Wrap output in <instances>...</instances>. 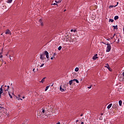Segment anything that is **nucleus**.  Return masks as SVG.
Instances as JSON below:
<instances>
[{"label": "nucleus", "mask_w": 124, "mask_h": 124, "mask_svg": "<svg viewBox=\"0 0 124 124\" xmlns=\"http://www.w3.org/2000/svg\"><path fill=\"white\" fill-rule=\"evenodd\" d=\"M107 45L106 52H110V51H111V45H110V44H107Z\"/></svg>", "instance_id": "obj_1"}, {"label": "nucleus", "mask_w": 124, "mask_h": 124, "mask_svg": "<svg viewBox=\"0 0 124 124\" xmlns=\"http://www.w3.org/2000/svg\"><path fill=\"white\" fill-rule=\"evenodd\" d=\"M6 110V109H5L4 108L0 107V115H1V114H3L4 113V111H5Z\"/></svg>", "instance_id": "obj_2"}, {"label": "nucleus", "mask_w": 124, "mask_h": 124, "mask_svg": "<svg viewBox=\"0 0 124 124\" xmlns=\"http://www.w3.org/2000/svg\"><path fill=\"white\" fill-rule=\"evenodd\" d=\"M40 60H44L46 58H45V51L44 52V53L40 54Z\"/></svg>", "instance_id": "obj_3"}, {"label": "nucleus", "mask_w": 124, "mask_h": 124, "mask_svg": "<svg viewBox=\"0 0 124 124\" xmlns=\"http://www.w3.org/2000/svg\"><path fill=\"white\" fill-rule=\"evenodd\" d=\"M61 92H64L65 91V87L64 85H61L60 87Z\"/></svg>", "instance_id": "obj_4"}, {"label": "nucleus", "mask_w": 124, "mask_h": 124, "mask_svg": "<svg viewBox=\"0 0 124 124\" xmlns=\"http://www.w3.org/2000/svg\"><path fill=\"white\" fill-rule=\"evenodd\" d=\"M45 55L46 56V59H49V53L47 51H45Z\"/></svg>", "instance_id": "obj_5"}, {"label": "nucleus", "mask_w": 124, "mask_h": 124, "mask_svg": "<svg viewBox=\"0 0 124 124\" xmlns=\"http://www.w3.org/2000/svg\"><path fill=\"white\" fill-rule=\"evenodd\" d=\"M6 34H10V35H11V32L9 30H7L5 32Z\"/></svg>", "instance_id": "obj_6"}, {"label": "nucleus", "mask_w": 124, "mask_h": 124, "mask_svg": "<svg viewBox=\"0 0 124 124\" xmlns=\"http://www.w3.org/2000/svg\"><path fill=\"white\" fill-rule=\"evenodd\" d=\"M98 57H97V54H95L94 56L93 57V60H95L96 59H97Z\"/></svg>", "instance_id": "obj_7"}, {"label": "nucleus", "mask_w": 124, "mask_h": 124, "mask_svg": "<svg viewBox=\"0 0 124 124\" xmlns=\"http://www.w3.org/2000/svg\"><path fill=\"white\" fill-rule=\"evenodd\" d=\"M39 22L41 26H43V22H42V19L41 18L39 19Z\"/></svg>", "instance_id": "obj_8"}, {"label": "nucleus", "mask_w": 124, "mask_h": 124, "mask_svg": "<svg viewBox=\"0 0 124 124\" xmlns=\"http://www.w3.org/2000/svg\"><path fill=\"white\" fill-rule=\"evenodd\" d=\"M105 67H106L107 68H108V70L109 71H112V69H111L110 66H105Z\"/></svg>", "instance_id": "obj_9"}, {"label": "nucleus", "mask_w": 124, "mask_h": 124, "mask_svg": "<svg viewBox=\"0 0 124 124\" xmlns=\"http://www.w3.org/2000/svg\"><path fill=\"white\" fill-rule=\"evenodd\" d=\"M46 78H44L41 81H40V83H44V81H45V79Z\"/></svg>", "instance_id": "obj_10"}, {"label": "nucleus", "mask_w": 124, "mask_h": 124, "mask_svg": "<svg viewBox=\"0 0 124 124\" xmlns=\"http://www.w3.org/2000/svg\"><path fill=\"white\" fill-rule=\"evenodd\" d=\"M112 104H110L109 105H108L107 108L108 109H110L111 108V107H112Z\"/></svg>", "instance_id": "obj_11"}, {"label": "nucleus", "mask_w": 124, "mask_h": 124, "mask_svg": "<svg viewBox=\"0 0 124 124\" xmlns=\"http://www.w3.org/2000/svg\"><path fill=\"white\" fill-rule=\"evenodd\" d=\"M74 82H76V83H77L78 84H79V80H78L77 79H73Z\"/></svg>", "instance_id": "obj_12"}, {"label": "nucleus", "mask_w": 124, "mask_h": 124, "mask_svg": "<svg viewBox=\"0 0 124 124\" xmlns=\"http://www.w3.org/2000/svg\"><path fill=\"white\" fill-rule=\"evenodd\" d=\"M113 28H114V30H118V25L113 26Z\"/></svg>", "instance_id": "obj_13"}, {"label": "nucleus", "mask_w": 124, "mask_h": 124, "mask_svg": "<svg viewBox=\"0 0 124 124\" xmlns=\"http://www.w3.org/2000/svg\"><path fill=\"white\" fill-rule=\"evenodd\" d=\"M122 103H123V101H122V100H120V101H119V106H122Z\"/></svg>", "instance_id": "obj_14"}, {"label": "nucleus", "mask_w": 124, "mask_h": 124, "mask_svg": "<svg viewBox=\"0 0 124 124\" xmlns=\"http://www.w3.org/2000/svg\"><path fill=\"white\" fill-rule=\"evenodd\" d=\"M75 71H76V72H78V71H79V68L76 67L75 69Z\"/></svg>", "instance_id": "obj_15"}, {"label": "nucleus", "mask_w": 124, "mask_h": 124, "mask_svg": "<svg viewBox=\"0 0 124 124\" xmlns=\"http://www.w3.org/2000/svg\"><path fill=\"white\" fill-rule=\"evenodd\" d=\"M74 82V81L73 80H70L69 81V85H72V84Z\"/></svg>", "instance_id": "obj_16"}, {"label": "nucleus", "mask_w": 124, "mask_h": 124, "mask_svg": "<svg viewBox=\"0 0 124 124\" xmlns=\"http://www.w3.org/2000/svg\"><path fill=\"white\" fill-rule=\"evenodd\" d=\"M71 32H77V30H73V29H72V30H71Z\"/></svg>", "instance_id": "obj_17"}, {"label": "nucleus", "mask_w": 124, "mask_h": 124, "mask_svg": "<svg viewBox=\"0 0 124 124\" xmlns=\"http://www.w3.org/2000/svg\"><path fill=\"white\" fill-rule=\"evenodd\" d=\"M12 0H7V2H8V3H11L12 2Z\"/></svg>", "instance_id": "obj_18"}, {"label": "nucleus", "mask_w": 124, "mask_h": 124, "mask_svg": "<svg viewBox=\"0 0 124 124\" xmlns=\"http://www.w3.org/2000/svg\"><path fill=\"white\" fill-rule=\"evenodd\" d=\"M118 19H119V16H116L114 17V20H118Z\"/></svg>", "instance_id": "obj_19"}, {"label": "nucleus", "mask_w": 124, "mask_h": 124, "mask_svg": "<svg viewBox=\"0 0 124 124\" xmlns=\"http://www.w3.org/2000/svg\"><path fill=\"white\" fill-rule=\"evenodd\" d=\"M62 46H60L58 48V50H59V51H61L62 50Z\"/></svg>", "instance_id": "obj_20"}, {"label": "nucleus", "mask_w": 124, "mask_h": 124, "mask_svg": "<svg viewBox=\"0 0 124 124\" xmlns=\"http://www.w3.org/2000/svg\"><path fill=\"white\" fill-rule=\"evenodd\" d=\"M49 87H50L49 86H47L46 87V88L45 89V92H46V91L48 90V89H49Z\"/></svg>", "instance_id": "obj_21"}, {"label": "nucleus", "mask_w": 124, "mask_h": 124, "mask_svg": "<svg viewBox=\"0 0 124 124\" xmlns=\"http://www.w3.org/2000/svg\"><path fill=\"white\" fill-rule=\"evenodd\" d=\"M109 22H111V23H113V22H114V19H109Z\"/></svg>", "instance_id": "obj_22"}, {"label": "nucleus", "mask_w": 124, "mask_h": 124, "mask_svg": "<svg viewBox=\"0 0 124 124\" xmlns=\"http://www.w3.org/2000/svg\"><path fill=\"white\" fill-rule=\"evenodd\" d=\"M44 66V63H42L40 66V67H43Z\"/></svg>", "instance_id": "obj_23"}, {"label": "nucleus", "mask_w": 124, "mask_h": 124, "mask_svg": "<svg viewBox=\"0 0 124 124\" xmlns=\"http://www.w3.org/2000/svg\"><path fill=\"white\" fill-rule=\"evenodd\" d=\"M9 96H10V98H12V95H11V94H10V93L9 92Z\"/></svg>", "instance_id": "obj_24"}, {"label": "nucleus", "mask_w": 124, "mask_h": 124, "mask_svg": "<svg viewBox=\"0 0 124 124\" xmlns=\"http://www.w3.org/2000/svg\"><path fill=\"white\" fill-rule=\"evenodd\" d=\"M0 91H3V89H2V85L0 88Z\"/></svg>", "instance_id": "obj_25"}, {"label": "nucleus", "mask_w": 124, "mask_h": 124, "mask_svg": "<svg viewBox=\"0 0 124 124\" xmlns=\"http://www.w3.org/2000/svg\"><path fill=\"white\" fill-rule=\"evenodd\" d=\"M16 99H17V100H20V97H16Z\"/></svg>", "instance_id": "obj_26"}, {"label": "nucleus", "mask_w": 124, "mask_h": 124, "mask_svg": "<svg viewBox=\"0 0 124 124\" xmlns=\"http://www.w3.org/2000/svg\"><path fill=\"white\" fill-rule=\"evenodd\" d=\"M32 71L34 72V73H35V69H33Z\"/></svg>", "instance_id": "obj_27"}, {"label": "nucleus", "mask_w": 124, "mask_h": 124, "mask_svg": "<svg viewBox=\"0 0 124 124\" xmlns=\"http://www.w3.org/2000/svg\"><path fill=\"white\" fill-rule=\"evenodd\" d=\"M113 7H114V5H110L109 6V8H113Z\"/></svg>", "instance_id": "obj_28"}, {"label": "nucleus", "mask_w": 124, "mask_h": 124, "mask_svg": "<svg viewBox=\"0 0 124 124\" xmlns=\"http://www.w3.org/2000/svg\"><path fill=\"white\" fill-rule=\"evenodd\" d=\"M3 93V91H0V94H1V93Z\"/></svg>", "instance_id": "obj_29"}, {"label": "nucleus", "mask_w": 124, "mask_h": 124, "mask_svg": "<svg viewBox=\"0 0 124 124\" xmlns=\"http://www.w3.org/2000/svg\"><path fill=\"white\" fill-rule=\"evenodd\" d=\"M88 89H92V85L89 87H88Z\"/></svg>", "instance_id": "obj_30"}, {"label": "nucleus", "mask_w": 124, "mask_h": 124, "mask_svg": "<svg viewBox=\"0 0 124 124\" xmlns=\"http://www.w3.org/2000/svg\"><path fill=\"white\" fill-rule=\"evenodd\" d=\"M53 5H58V4L56 3H54L53 4H52Z\"/></svg>", "instance_id": "obj_31"}, {"label": "nucleus", "mask_w": 124, "mask_h": 124, "mask_svg": "<svg viewBox=\"0 0 124 124\" xmlns=\"http://www.w3.org/2000/svg\"><path fill=\"white\" fill-rule=\"evenodd\" d=\"M0 59H2V55L0 54Z\"/></svg>", "instance_id": "obj_32"}, {"label": "nucleus", "mask_w": 124, "mask_h": 124, "mask_svg": "<svg viewBox=\"0 0 124 124\" xmlns=\"http://www.w3.org/2000/svg\"><path fill=\"white\" fill-rule=\"evenodd\" d=\"M44 112H45V110L42 109V112L43 113V114H44Z\"/></svg>", "instance_id": "obj_33"}, {"label": "nucleus", "mask_w": 124, "mask_h": 124, "mask_svg": "<svg viewBox=\"0 0 124 124\" xmlns=\"http://www.w3.org/2000/svg\"><path fill=\"white\" fill-rule=\"evenodd\" d=\"M117 5H116L115 6H114V7H116V6H117L118 4H119V2H117Z\"/></svg>", "instance_id": "obj_34"}, {"label": "nucleus", "mask_w": 124, "mask_h": 124, "mask_svg": "<svg viewBox=\"0 0 124 124\" xmlns=\"http://www.w3.org/2000/svg\"><path fill=\"white\" fill-rule=\"evenodd\" d=\"M106 65H107L106 66H109V64L108 63H107Z\"/></svg>", "instance_id": "obj_35"}, {"label": "nucleus", "mask_w": 124, "mask_h": 124, "mask_svg": "<svg viewBox=\"0 0 124 124\" xmlns=\"http://www.w3.org/2000/svg\"><path fill=\"white\" fill-rule=\"evenodd\" d=\"M9 57H10V60H12V59H11V56H9Z\"/></svg>", "instance_id": "obj_36"}, {"label": "nucleus", "mask_w": 124, "mask_h": 124, "mask_svg": "<svg viewBox=\"0 0 124 124\" xmlns=\"http://www.w3.org/2000/svg\"><path fill=\"white\" fill-rule=\"evenodd\" d=\"M18 97H21V95L19 94V95H18Z\"/></svg>", "instance_id": "obj_37"}, {"label": "nucleus", "mask_w": 124, "mask_h": 124, "mask_svg": "<svg viewBox=\"0 0 124 124\" xmlns=\"http://www.w3.org/2000/svg\"><path fill=\"white\" fill-rule=\"evenodd\" d=\"M78 122H79V120H77L76 123H78Z\"/></svg>", "instance_id": "obj_38"}, {"label": "nucleus", "mask_w": 124, "mask_h": 124, "mask_svg": "<svg viewBox=\"0 0 124 124\" xmlns=\"http://www.w3.org/2000/svg\"><path fill=\"white\" fill-rule=\"evenodd\" d=\"M115 35H116V34H114L113 36L112 37V38L115 36Z\"/></svg>", "instance_id": "obj_39"}, {"label": "nucleus", "mask_w": 124, "mask_h": 124, "mask_svg": "<svg viewBox=\"0 0 124 124\" xmlns=\"http://www.w3.org/2000/svg\"><path fill=\"white\" fill-rule=\"evenodd\" d=\"M55 2H56V3H58V2H58L57 0H55Z\"/></svg>", "instance_id": "obj_40"}, {"label": "nucleus", "mask_w": 124, "mask_h": 124, "mask_svg": "<svg viewBox=\"0 0 124 124\" xmlns=\"http://www.w3.org/2000/svg\"><path fill=\"white\" fill-rule=\"evenodd\" d=\"M51 60H54V58L53 57H51Z\"/></svg>", "instance_id": "obj_41"}, {"label": "nucleus", "mask_w": 124, "mask_h": 124, "mask_svg": "<svg viewBox=\"0 0 124 124\" xmlns=\"http://www.w3.org/2000/svg\"><path fill=\"white\" fill-rule=\"evenodd\" d=\"M22 98L24 99H25V96H23L22 97Z\"/></svg>", "instance_id": "obj_42"}, {"label": "nucleus", "mask_w": 124, "mask_h": 124, "mask_svg": "<svg viewBox=\"0 0 124 124\" xmlns=\"http://www.w3.org/2000/svg\"><path fill=\"white\" fill-rule=\"evenodd\" d=\"M83 116V114H81V115H80V117H82Z\"/></svg>", "instance_id": "obj_43"}, {"label": "nucleus", "mask_w": 124, "mask_h": 124, "mask_svg": "<svg viewBox=\"0 0 124 124\" xmlns=\"http://www.w3.org/2000/svg\"><path fill=\"white\" fill-rule=\"evenodd\" d=\"M73 42H76V41H74V40L72 41V43H73Z\"/></svg>", "instance_id": "obj_44"}, {"label": "nucleus", "mask_w": 124, "mask_h": 124, "mask_svg": "<svg viewBox=\"0 0 124 124\" xmlns=\"http://www.w3.org/2000/svg\"><path fill=\"white\" fill-rule=\"evenodd\" d=\"M7 88H8V89H9V86H7Z\"/></svg>", "instance_id": "obj_45"}, {"label": "nucleus", "mask_w": 124, "mask_h": 124, "mask_svg": "<svg viewBox=\"0 0 124 124\" xmlns=\"http://www.w3.org/2000/svg\"><path fill=\"white\" fill-rule=\"evenodd\" d=\"M0 97H1V94H0Z\"/></svg>", "instance_id": "obj_46"}, {"label": "nucleus", "mask_w": 124, "mask_h": 124, "mask_svg": "<svg viewBox=\"0 0 124 124\" xmlns=\"http://www.w3.org/2000/svg\"><path fill=\"white\" fill-rule=\"evenodd\" d=\"M81 124H84L83 122H81Z\"/></svg>", "instance_id": "obj_47"}, {"label": "nucleus", "mask_w": 124, "mask_h": 124, "mask_svg": "<svg viewBox=\"0 0 124 124\" xmlns=\"http://www.w3.org/2000/svg\"><path fill=\"white\" fill-rule=\"evenodd\" d=\"M65 11H66V10H64V12H65Z\"/></svg>", "instance_id": "obj_48"}, {"label": "nucleus", "mask_w": 124, "mask_h": 124, "mask_svg": "<svg viewBox=\"0 0 124 124\" xmlns=\"http://www.w3.org/2000/svg\"><path fill=\"white\" fill-rule=\"evenodd\" d=\"M123 31H124V28H123Z\"/></svg>", "instance_id": "obj_49"}, {"label": "nucleus", "mask_w": 124, "mask_h": 124, "mask_svg": "<svg viewBox=\"0 0 124 124\" xmlns=\"http://www.w3.org/2000/svg\"><path fill=\"white\" fill-rule=\"evenodd\" d=\"M69 42H70V43H72V42H71V41H70Z\"/></svg>", "instance_id": "obj_50"}, {"label": "nucleus", "mask_w": 124, "mask_h": 124, "mask_svg": "<svg viewBox=\"0 0 124 124\" xmlns=\"http://www.w3.org/2000/svg\"><path fill=\"white\" fill-rule=\"evenodd\" d=\"M20 100H23V99H21V98H20Z\"/></svg>", "instance_id": "obj_51"}, {"label": "nucleus", "mask_w": 124, "mask_h": 124, "mask_svg": "<svg viewBox=\"0 0 124 124\" xmlns=\"http://www.w3.org/2000/svg\"><path fill=\"white\" fill-rule=\"evenodd\" d=\"M8 54H6V56H7Z\"/></svg>", "instance_id": "obj_52"}, {"label": "nucleus", "mask_w": 124, "mask_h": 124, "mask_svg": "<svg viewBox=\"0 0 124 124\" xmlns=\"http://www.w3.org/2000/svg\"><path fill=\"white\" fill-rule=\"evenodd\" d=\"M27 120L29 121V119H28Z\"/></svg>", "instance_id": "obj_53"}, {"label": "nucleus", "mask_w": 124, "mask_h": 124, "mask_svg": "<svg viewBox=\"0 0 124 124\" xmlns=\"http://www.w3.org/2000/svg\"><path fill=\"white\" fill-rule=\"evenodd\" d=\"M37 70H38V69H37Z\"/></svg>", "instance_id": "obj_54"}, {"label": "nucleus", "mask_w": 124, "mask_h": 124, "mask_svg": "<svg viewBox=\"0 0 124 124\" xmlns=\"http://www.w3.org/2000/svg\"><path fill=\"white\" fill-rule=\"evenodd\" d=\"M5 87H6V86H5Z\"/></svg>", "instance_id": "obj_55"}]
</instances>
